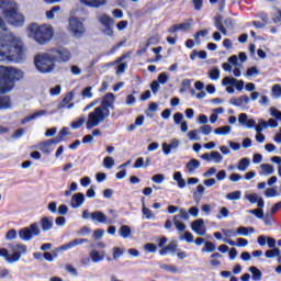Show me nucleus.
Here are the masks:
<instances>
[{
	"instance_id": "nucleus-19",
	"label": "nucleus",
	"mask_w": 281,
	"mask_h": 281,
	"mask_svg": "<svg viewBox=\"0 0 281 281\" xmlns=\"http://www.w3.org/2000/svg\"><path fill=\"white\" fill-rule=\"evenodd\" d=\"M229 104L233 106H247L249 104V97L247 94L240 95L239 98H232Z\"/></svg>"
},
{
	"instance_id": "nucleus-7",
	"label": "nucleus",
	"mask_w": 281,
	"mask_h": 281,
	"mask_svg": "<svg viewBox=\"0 0 281 281\" xmlns=\"http://www.w3.org/2000/svg\"><path fill=\"white\" fill-rule=\"evenodd\" d=\"M68 32L75 36V38H82L87 34V27L85 23L80 21L78 16H70L68 19Z\"/></svg>"
},
{
	"instance_id": "nucleus-24",
	"label": "nucleus",
	"mask_w": 281,
	"mask_h": 281,
	"mask_svg": "<svg viewBox=\"0 0 281 281\" xmlns=\"http://www.w3.org/2000/svg\"><path fill=\"white\" fill-rule=\"evenodd\" d=\"M40 225L43 232H49V229L54 227V222L52 221V217H42Z\"/></svg>"
},
{
	"instance_id": "nucleus-1",
	"label": "nucleus",
	"mask_w": 281,
	"mask_h": 281,
	"mask_svg": "<svg viewBox=\"0 0 281 281\" xmlns=\"http://www.w3.org/2000/svg\"><path fill=\"white\" fill-rule=\"evenodd\" d=\"M23 71L10 66H0V111L12 109V98L5 95L23 80Z\"/></svg>"
},
{
	"instance_id": "nucleus-45",
	"label": "nucleus",
	"mask_w": 281,
	"mask_h": 281,
	"mask_svg": "<svg viewBox=\"0 0 281 281\" xmlns=\"http://www.w3.org/2000/svg\"><path fill=\"white\" fill-rule=\"evenodd\" d=\"M130 234H131L130 226H126V225L121 226L120 236H122V238H128Z\"/></svg>"
},
{
	"instance_id": "nucleus-51",
	"label": "nucleus",
	"mask_w": 281,
	"mask_h": 281,
	"mask_svg": "<svg viewBox=\"0 0 281 281\" xmlns=\"http://www.w3.org/2000/svg\"><path fill=\"white\" fill-rule=\"evenodd\" d=\"M16 236H18L16 229L12 228L5 234V240H14Z\"/></svg>"
},
{
	"instance_id": "nucleus-50",
	"label": "nucleus",
	"mask_w": 281,
	"mask_h": 281,
	"mask_svg": "<svg viewBox=\"0 0 281 281\" xmlns=\"http://www.w3.org/2000/svg\"><path fill=\"white\" fill-rule=\"evenodd\" d=\"M60 5L53 7L49 11H46V18L47 19H54V13L59 12Z\"/></svg>"
},
{
	"instance_id": "nucleus-64",
	"label": "nucleus",
	"mask_w": 281,
	"mask_h": 281,
	"mask_svg": "<svg viewBox=\"0 0 281 281\" xmlns=\"http://www.w3.org/2000/svg\"><path fill=\"white\" fill-rule=\"evenodd\" d=\"M270 113H271L272 117H276L277 120L281 121V112L278 109L271 108Z\"/></svg>"
},
{
	"instance_id": "nucleus-3",
	"label": "nucleus",
	"mask_w": 281,
	"mask_h": 281,
	"mask_svg": "<svg viewBox=\"0 0 281 281\" xmlns=\"http://www.w3.org/2000/svg\"><path fill=\"white\" fill-rule=\"evenodd\" d=\"M109 109H115V94H113V92L106 93L101 101V106H97L88 114L87 128H93V126H98L100 122H104V120L111 115Z\"/></svg>"
},
{
	"instance_id": "nucleus-38",
	"label": "nucleus",
	"mask_w": 281,
	"mask_h": 281,
	"mask_svg": "<svg viewBox=\"0 0 281 281\" xmlns=\"http://www.w3.org/2000/svg\"><path fill=\"white\" fill-rule=\"evenodd\" d=\"M189 21L190 22L178 24V30H182V32H190V30H192V23L194 20L190 19Z\"/></svg>"
},
{
	"instance_id": "nucleus-25",
	"label": "nucleus",
	"mask_w": 281,
	"mask_h": 281,
	"mask_svg": "<svg viewBox=\"0 0 281 281\" xmlns=\"http://www.w3.org/2000/svg\"><path fill=\"white\" fill-rule=\"evenodd\" d=\"M260 19L262 22L260 21H252V25L257 29V30H262L267 23H269V15H267L266 13H261L260 14Z\"/></svg>"
},
{
	"instance_id": "nucleus-4",
	"label": "nucleus",
	"mask_w": 281,
	"mask_h": 281,
	"mask_svg": "<svg viewBox=\"0 0 281 281\" xmlns=\"http://www.w3.org/2000/svg\"><path fill=\"white\" fill-rule=\"evenodd\" d=\"M27 30L38 45H46V43H49L54 38V29L46 24L38 25L37 23H31Z\"/></svg>"
},
{
	"instance_id": "nucleus-2",
	"label": "nucleus",
	"mask_w": 281,
	"mask_h": 281,
	"mask_svg": "<svg viewBox=\"0 0 281 281\" xmlns=\"http://www.w3.org/2000/svg\"><path fill=\"white\" fill-rule=\"evenodd\" d=\"M25 54L23 42L14 35L0 31V63L21 60Z\"/></svg>"
},
{
	"instance_id": "nucleus-42",
	"label": "nucleus",
	"mask_w": 281,
	"mask_h": 281,
	"mask_svg": "<svg viewBox=\"0 0 281 281\" xmlns=\"http://www.w3.org/2000/svg\"><path fill=\"white\" fill-rule=\"evenodd\" d=\"M209 78L211 80H218L221 78V70L218 68H213L210 72H209Z\"/></svg>"
},
{
	"instance_id": "nucleus-15",
	"label": "nucleus",
	"mask_w": 281,
	"mask_h": 281,
	"mask_svg": "<svg viewBox=\"0 0 281 281\" xmlns=\"http://www.w3.org/2000/svg\"><path fill=\"white\" fill-rule=\"evenodd\" d=\"M81 5H86V8H102V5H106V0H79Z\"/></svg>"
},
{
	"instance_id": "nucleus-36",
	"label": "nucleus",
	"mask_w": 281,
	"mask_h": 281,
	"mask_svg": "<svg viewBox=\"0 0 281 281\" xmlns=\"http://www.w3.org/2000/svg\"><path fill=\"white\" fill-rule=\"evenodd\" d=\"M49 146H52L49 140H45L40 144V150L44 153V155H49V153H52V148H49Z\"/></svg>"
},
{
	"instance_id": "nucleus-46",
	"label": "nucleus",
	"mask_w": 281,
	"mask_h": 281,
	"mask_svg": "<svg viewBox=\"0 0 281 281\" xmlns=\"http://www.w3.org/2000/svg\"><path fill=\"white\" fill-rule=\"evenodd\" d=\"M249 214H254L257 218H265V210L262 209H255V210H249Z\"/></svg>"
},
{
	"instance_id": "nucleus-14",
	"label": "nucleus",
	"mask_w": 281,
	"mask_h": 281,
	"mask_svg": "<svg viewBox=\"0 0 281 281\" xmlns=\"http://www.w3.org/2000/svg\"><path fill=\"white\" fill-rule=\"evenodd\" d=\"M85 243H89V239H87V238H76V239L70 240L66 245H61L60 250L61 251H67L69 249H74V247H78V245H85Z\"/></svg>"
},
{
	"instance_id": "nucleus-32",
	"label": "nucleus",
	"mask_w": 281,
	"mask_h": 281,
	"mask_svg": "<svg viewBox=\"0 0 281 281\" xmlns=\"http://www.w3.org/2000/svg\"><path fill=\"white\" fill-rule=\"evenodd\" d=\"M214 133L215 135H229V133H232V126L225 125V126L215 128Z\"/></svg>"
},
{
	"instance_id": "nucleus-40",
	"label": "nucleus",
	"mask_w": 281,
	"mask_h": 281,
	"mask_svg": "<svg viewBox=\"0 0 281 281\" xmlns=\"http://www.w3.org/2000/svg\"><path fill=\"white\" fill-rule=\"evenodd\" d=\"M241 196V192L240 191H233L228 194H226V199L228 201H238Z\"/></svg>"
},
{
	"instance_id": "nucleus-56",
	"label": "nucleus",
	"mask_w": 281,
	"mask_h": 281,
	"mask_svg": "<svg viewBox=\"0 0 281 281\" xmlns=\"http://www.w3.org/2000/svg\"><path fill=\"white\" fill-rule=\"evenodd\" d=\"M91 86L85 88L81 92L82 98H93V92H91Z\"/></svg>"
},
{
	"instance_id": "nucleus-52",
	"label": "nucleus",
	"mask_w": 281,
	"mask_h": 281,
	"mask_svg": "<svg viewBox=\"0 0 281 281\" xmlns=\"http://www.w3.org/2000/svg\"><path fill=\"white\" fill-rule=\"evenodd\" d=\"M160 269H164L165 271H168L169 273H177V267L172 265H162L160 266Z\"/></svg>"
},
{
	"instance_id": "nucleus-12",
	"label": "nucleus",
	"mask_w": 281,
	"mask_h": 281,
	"mask_svg": "<svg viewBox=\"0 0 281 281\" xmlns=\"http://www.w3.org/2000/svg\"><path fill=\"white\" fill-rule=\"evenodd\" d=\"M67 135H69V127H63L56 137L47 139V142L50 146H56L57 144H60V142H64Z\"/></svg>"
},
{
	"instance_id": "nucleus-54",
	"label": "nucleus",
	"mask_w": 281,
	"mask_h": 281,
	"mask_svg": "<svg viewBox=\"0 0 281 281\" xmlns=\"http://www.w3.org/2000/svg\"><path fill=\"white\" fill-rule=\"evenodd\" d=\"M203 192H205V187H203V184H199L196 187V191L193 193V198L198 199V196H202Z\"/></svg>"
},
{
	"instance_id": "nucleus-28",
	"label": "nucleus",
	"mask_w": 281,
	"mask_h": 281,
	"mask_svg": "<svg viewBox=\"0 0 281 281\" xmlns=\"http://www.w3.org/2000/svg\"><path fill=\"white\" fill-rule=\"evenodd\" d=\"M200 166H201V161H199L198 159H191L188 164H187V166H186V168L189 170V172H193V171H195L198 168H200Z\"/></svg>"
},
{
	"instance_id": "nucleus-30",
	"label": "nucleus",
	"mask_w": 281,
	"mask_h": 281,
	"mask_svg": "<svg viewBox=\"0 0 281 281\" xmlns=\"http://www.w3.org/2000/svg\"><path fill=\"white\" fill-rule=\"evenodd\" d=\"M173 181H177L179 188L181 189L186 188V180L183 179L180 171H176L173 173Z\"/></svg>"
},
{
	"instance_id": "nucleus-31",
	"label": "nucleus",
	"mask_w": 281,
	"mask_h": 281,
	"mask_svg": "<svg viewBox=\"0 0 281 281\" xmlns=\"http://www.w3.org/2000/svg\"><path fill=\"white\" fill-rule=\"evenodd\" d=\"M254 232H256L254 227L240 226L237 228V235L239 236H249V234H254Z\"/></svg>"
},
{
	"instance_id": "nucleus-18",
	"label": "nucleus",
	"mask_w": 281,
	"mask_h": 281,
	"mask_svg": "<svg viewBox=\"0 0 281 281\" xmlns=\"http://www.w3.org/2000/svg\"><path fill=\"white\" fill-rule=\"evenodd\" d=\"M89 256L92 262L98 263V262H102V260L106 258V251L104 250L98 251L97 249H92Z\"/></svg>"
},
{
	"instance_id": "nucleus-23",
	"label": "nucleus",
	"mask_w": 281,
	"mask_h": 281,
	"mask_svg": "<svg viewBox=\"0 0 281 281\" xmlns=\"http://www.w3.org/2000/svg\"><path fill=\"white\" fill-rule=\"evenodd\" d=\"M46 113H47V111L40 110L38 112H35V113L22 119L20 124H22V126H23V125L27 124V122H32V120H36L37 117H41V116L45 115Z\"/></svg>"
},
{
	"instance_id": "nucleus-48",
	"label": "nucleus",
	"mask_w": 281,
	"mask_h": 281,
	"mask_svg": "<svg viewBox=\"0 0 281 281\" xmlns=\"http://www.w3.org/2000/svg\"><path fill=\"white\" fill-rule=\"evenodd\" d=\"M211 159H214L215 164H221V161H223V156L218 151H211Z\"/></svg>"
},
{
	"instance_id": "nucleus-9",
	"label": "nucleus",
	"mask_w": 281,
	"mask_h": 281,
	"mask_svg": "<svg viewBox=\"0 0 281 281\" xmlns=\"http://www.w3.org/2000/svg\"><path fill=\"white\" fill-rule=\"evenodd\" d=\"M50 56L55 63H69L71 60V52L67 48H50Z\"/></svg>"
},
{
	"instance_id": "nucleus-44",
	"label": "nucleus",
	"mask_w": 281,
	"mask_h": 281,
	"mask_svg": "<svg viewBox=\"0 0 281 281\" xmlns=\"http://www.w3.org/2000/svg\"><path fill=\"white\" fill-rule=\"evenodd\" d=\"M261 170H263V172L266 175H273V172H276V169L273 168V165H269V164H262L261 165Z\"/></svg>"
},
{
	"instance_id": "nucleus-26",
	"label": "nucleus",
	"mask_w": 281,
	"mask_h": 281,
	"mask_svg": "<svg viewBox=\"0 0 281 281\" xmlns=\"http://www.w3.org/2000/svg\"><path fill=\"white\" fill-rule=\"evenodd\" d=\"M214 24L216 30H218L222 34H227V29L225 27V25H223V15L215 16Z\"/></svg>"
},
{
	"instance_id": "nucleus-6",
	"label": "nucleus",
	"mask_w": 281,
	"mask_h": 281,
	"mask_svg": "<svg viewBox=\"0 0 281 281\" xmlns=\"http://www.w3.org/2000/svg\"><path fill=\"white\" fill-rule=\"evenodd\" d=\"M34 64L41 74H52V71L56 69V61H54V57L52 56L49 49L47 53L36 55L34 57Z\"/></svg>"
},
{
	"instance_id": "nucleus-63",
	"label": "nucleus",
	"mask_w": 281,
	"mask_h": 281,
	"mask_svg": "<svg viewBox=\"0 0 281 281\" xmlns=\"http://www.w3.org/2000/svg\"><path fill=\"white\" fill-rule=\"evenodd\" d=\"M67 212H69V207L67 206V204L59 205L58 214H60L61 216H65V214H67Z\"/></svg>"
},
{
	"instance_id": "nucleus-57",
	"label": "nucleus",
	"mask_w": 281,
	"mask_h": 281,
	"mask_svg": "<svg viewBox=\"0 0 281 281\" xmlns=\"http://www.w3.org/2000/svg\"><path fill=\"white\" fill-rule=\"evenodd\" d=\"M273 23H281V9H277V12L272 14Z\"/></svg>"
},
{
	"instance_id": "nucleus-58",
	"label": "nucleus",
	"mask_w": 281,
	"mask_h": 281,
	"mask_svg": "<svg viewBox=\"0 0 281 281\" xmlns=\"http://www.w3.org/2000/svg\"><path fill=\"white\" fill-rule=\"evenodd\" d=\"M116 27L119 32H122L123 30H126L128 27V21L127 20H122L116 24Z\"/></svg>"
},
{
	"instance_id": "nucleus-53",
	"label": "nucleus",
	"mask_w": 281,
	"mask_h": 281,
	"mask_svg": "<svg viewBox=\"0 0 281 281\" xmlns=\"http://www.w3.org/2000/svg\"><path fill=\"white\" fill-rule=\"evenodd\" d=\"M124 254V250L120 247H114L113 248V259L117 260V258L122 257Z\"/></svg>"
},
{
	"instance_id": "nucleus-11",
	"label": "nucleus",
	"mask_w": 281,
	"mask_h": 281,
	"mask_svg": "<svg viewBox=\"0 0 281 281\" xmlns=\"http://www.w3.org/2000/svg\"><path fill=\"white\" fill-rule=\"evenodd\" d=\"M204 225H205V221H203V218H199L192 222L191 229L192 232L198 234V236H205L206 229Z\"/></svg>"
},
{
	"instance_id": "nucleus-22",
	"label": "nucleus",
	"mask_w": 281,
	"mask_h": 281,
	"mask_svg": "<svg viewBox=\"0 0 281 281\" xmlns=\"http://www.w3.org/2000/svg\"><path fill=\"white\" fill-rule=\"evenodd\" d=\"M177 249H178V245L175 241L169 243L167 246L162 247L159 250L160 256H166L167 254H169V251L171 254H177Z\"/></svg>"
},
{
	"instance_id": "nucleus-35",
	"label": "nucleus",
	"mask_w": 281,
	"mask_h": 281,
	"mask_svg": "<svg viewBox=\"0 0 281 281\" xmlns=\"http://www.w3.org/2000/svg\"><path fill=\"white\" fill-rule=\"evenodd\" d=\"M103 166L104 168H106L108 170H111V168H113L115 166V159H113V157L111 156H106L103 159Z\"/></svg>"
},
{
	"instance_id": "nucleus-47",
	"label": "nucleus",
	"mask_w": 281,
	"mask_h": 281,
	"mask_svg": "<svg viewBox=\"0 0 281 281\" xmlns=\"http://www.w3.org/2000/svg\"><path fill=\"white\" fill-rule=\"evenodd\" d=\"M265 195L268 199H273V196H278V191L276 190V188H268L265 192Z\"/></svg>"
},
{
	"instance_id": "nucleus-10",
	"label": "nucleus",
	"mask_w": 281,
	"mask_h": 281,
	"mask_svg": "<svg viewBox=\"0 0 281 281\" xmlns=\"http://www.w3.org/2000/svg\"><path fill=\"white\" fill-rule=\"evenodd\" d=\"M99 23L103 25L104 30L103 33H105L106 36H113L115 32L113 31V25H115V20L111 18L109 14L103 13L99 16Z\"/></svg>"
},
{
	"instance_id": "nucleus-49",
	"label": "nucleus",
	"mask_w": 281,
	"mask_h": 281,
	"mask_svg": "<svg viewBox=\"0 0 281 281\" xmlns=\"http://www.w3.org/2000/svg\"><path fill=\"white\" fill-rule=\"evenodd\" d=\"M144 249L146 251H148L149 254H155V251H157V245H155L153 243H147V244H145Z\"/></svg>"
},
{
	"instance_id": "nucleus-60",
	"label": "nucleus",
	"mask_w": 281,
	"mask_h": 281,
	"mask_svg": "<svg viewBox=\"0 0 281 281\" xmlns=\"http://www.w3.org/2000/svg\"><path fill=\"white\" fill-rule=\"evenodd\" d=\"M200 131L203 135H210L212 133V125H202Z\"/></svg>"
},
{
	"instance_id": "nucleus-37",
	"label": "nucleus",
	"mask_w": 281,
	"mask_h": 281,
	"mask_svg": "<svg viewBox=\"0 0 281 281\" xmlns=\"http://www.w3.org/2000/svg\"><path fill=\"white\" fill-rule=\"evenodd\" d=\"M202 251H206L207 254H214V251H216V245H214V243L212 241H206Z\"/></svg>"
},
{
	"instance_id": "nucleus-55",
	"label": "nucleus",
	"mask_w": 281,
	"mask_h": 281,
	"mask_svg": "<svg viewBox=\"0 0 281 281\" xmlns=\"http://www.w3.org/2000/svg\"><path fill=\"white\" fill-rule=\"evenodd\" d=\"M263 223L267 227H271V225H273V216H271L270 214H266L263 216Z\"/></svg>"
},
{
	"instance_id": "nucleus-61",
	"label": "nucleus",
	"mask_w": 281,
	"mask_h": 281,
	"mask_svg": "<svg viewBox=\"0 0 281 281\" xmlns=\"http://www.w3.org/2000/svg\"><path fill=\"white\" fill-rule=\"evenodd\" d=\"M164 179H165L164 175L157 173L153 176L151 181H154V183H164Z\"/></svg>"
},
{
	"instance_id": "nucleus-34",
	"label": "nucleus",
	"mask_w": 281,
	"mask_h": 281,
	"mask_svg": "<svg viewBox=\"0 0 281 281\" xmlns=\"http://www.w3.org/2000/svg\"><path fill=\"white\" fill-rule=\"evenodd\" d=\"M179 218H181V216L179 215L173 216V225H176V228L178 229V232H186V225L181 221H179Z\"/></svg>"
},
{
	"instance_id": "nucleus-33",
	"label": "nucleus",
	"mask_w": 281,
	"mask_h": 281,
	"mask_svg": "<svg viewBox=\"0 0 281 281\" xmlns=\"http://www.w3.org/2000/svg\"><path fill=\"white\" fill-rule=\"evenodd\" d=\"M249 271L252 273L254 281L262 280V272L259 269H257L256 267L252 266L249 268Z\"/></svg>"
},
{
	"instance_id": "nucleus-27",
	"label": "nucleus",
	"mask_w": 281,
	"mask_h": 281,
	"mask_svg": "<svg viewBox=\"0 0 281 281\" xmlns=\"http://www.w3.org/2000/svg\"><path fill=\"white\" fill-rule=\"evenodd\" d=\"M142 205H143L142 212H143L144 216L148 221H150V218H155V214H153V211L150 209L146 207V201L144 198H142Z\"/></svg>"
},
{
	"instance_id": "nucleus-21",
	"label": "nucleus",
	"mask_w": 281,
	"mask_h": 281,
	"mask_svg": "<svg viewBox=\"0 0 281 281\" xmlns=\"http://www.w3.org/2000/svg\"><path fill=\"white\" fill-rule=\"evenodd\" d=\"M74 97H75L74 92H68L59 103V109H65V108L72 109L74 103H70V102L71 100H74Z\"/></svg>"
},
{
	"instance_id": "nucleus-62",
	"label": "nucleus",
	"mask_w": 281,
	"mask_h": 281,
	"mask_svg": "<svg viewBox=\"0 0 281 281\" xmlns=\"http://www.w3.org/2000/svg\"><path fill=\"white\" fill-rule=\"evenodd\" d=\"M249 120V115L247 113L239 114L238 122L239 124L246 125Z\"/></svg>"
},
{
	"instance_id": "nucleus-20",
	"label": "nucleus",
	"mask_w": 281,
	"mask_h": 281,
	"mask_svg": "<svg viewBox=\"0 0 281 281\" xmlns=\"http://www.w3.org/2000/svg\"><path fill=\"white\" fill-rule=\"evenodd\" d=\"M91 221H95L97 223L105 224L108 217L106 214H104L102 211H94L90 214Z\"/></svg>"
},
{
	"instance_id": "nucleus-59",
	"label": "nucleus",
	"mask_w": 281,
	"mask_h": 281,
	"mask_svg": "<svg viewBox=\"0 0 281 281\" xmlns=\"http://www.w3.org/2000/svg\"><path fill=\"white\" fill-rule=\"evenodd\" d=\"M247 201H249V203L254 204L257 203V201L260 199L258 198V194L256 193H251V194H247L246 195Z\"/></svg>"
},
{
	"instance_id": "nucleus-13",
	"label": "nucleus",
	"mask_w": 281,
	"mask_h": 281,
	"mask_svg": "<svg viewBox=\"0 0 281 281\" xmlns=\"http://www.w3.org/2000/svg\"><path fill=\"white\" fill-rule=\"evenodd\" d=\"M222 85L224 87H227V85H234L237 91H240L241 89H245V81L244 80H237L235 78L225 77L222 80Z\"/></svg>"
},
{
	"instance_id": "nucleus-43",
	"label": "nucleus",
	"mask_w": 281,
	"mask_h": 281,
	"mask_svg": "<svg viewBox=\"0 0 281 281\" xmlns=\"http://www.w3.org/2000/svg\"><path fill=\"white\" fill-rule=\"evenodd\" d=\"M19 260H21V252H13L12 255H8L7 257V261H9L10 263L12 262H19Z\"/></svg>"
},
{
	"instance_id": "nucleus-5",
	"label": "nucleus",
	"mask_w": 281,
	"mask_h": 281,
	"mask_svg": "<svg viewBox=\"0 0 281 281\" xmlns=\"http://www.w3.org/2000/svg\"><path fill=\"white\" fill-rule=\"evenodd\" d=\"M2 14L9 25L13 27H23L25 25V15L19 12V5L14 2H10V7L3 9Z\"/></svg>"
},
{
	"instance_id": "nucleus-17",
	"label": "nucleus",
	"mask_w": 281,
	"mask_h": 281,
	"mask_svg": "<svg viewBox=\"0 0 281 281\" xmlns=\"http://www.w3.org/2000/svg\"><path fill=\"white\" fill-rule=\"evenodd\" d=\"M85 203V193H75L71 196L70 205L74 210H78Z\"/></svg>"
},
{
	"instance_id": "nucleus-16",
	"label": "nucleus",
	"mask_w": 281,
	"mask_h": 281,
	"mask_svg": "<svg viewBox=\"0 0 281 281\" xmlns=\"http://www.w3.org/2000/svg\"><path fill=\"white\" fill-rule=\"evenodd\" d=\"M222 234H224L225 238L223 239L224 243H227V245H231V247H234L236 245V241L229 239L238 236L237 231L234 229H222Z\"/></svg>"
},
{
	"instance_id": "nucleus-41",
	"label": "nucleus",
	"mask_w": 281,
	"mask_h": 281,
	"mask_svg": "<svg viewBox=\"0 0 281 281\" xmlns=\"http://www.w3.org/2000/svg\"><path fill=\"white\" fill-rule=\"evenodd\" d=\"M211 258L212 260L210 262L212 267H221V260L216 259V258H221V254L214 252L211 255Z\"/></svg>"
},
{
	"instance_id": "nucleus-29",
	"label": "nucleus",
	"mask_w": 281,
	"mask_h": 281,
	"mask_svg": "<svg viewBox=\"0 0 281 281\" xmlns=\"http://www.w3.org/2000/svg\"><path fill=\"white\" fill-rule=\"evenodd\" d=\"M250 164H251V160H249V158H241L237 165V170L245 172V170H247Z\"/></svg>"
},
{
	"instance_id": "nucleus-39",
	"label": "nucleus",
	"mask_w": 281,
	"mask_h": 281,
	"mask_svg": "<svg viewBox=\"0 0 281 281\" xmlns=\"http://www.w3.org/2000/svg\"><path fill=\"white\" fill-rule=\"evenodd\" d=\"M280 254H281L280 248H272L270 250H267L265 256L266 258H278Z\"/></svg>"
},
{
	"instance_id": "nucleus-8",
	"label": "nucleus",
	"mask_w": 281,
	"mask_h": 281,
	"mask_svg": "<svg viewBox=\"0 0 281 281\" xmlns=\"http://www.w3.org/2000/svg\"><path fill=\"white\" fill-rule=\"evenodd\" d=\"M34 236H41V228H38V223H33L29 227H24L19 231V237L21 240H32Z\"/></svg>"
}]
</instances>
